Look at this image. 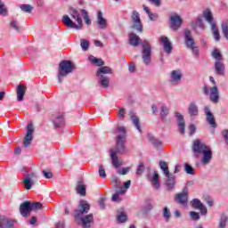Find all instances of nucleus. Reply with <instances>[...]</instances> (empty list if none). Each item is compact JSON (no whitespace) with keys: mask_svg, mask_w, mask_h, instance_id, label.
I'll return each mask as SVG.
<instances>
[{"mask_svg":"<svg viewBox=\"0 0 228 228\" xmlns=\"http://www.w3.org/2000/svg\"><path fill=\"white\" fill-rule=\"evenodd\" d=\"M117 131L120 133L116 136V146L114 150H110V159L112 161V167L114 168H119L121 163L118 161V156L117 154H124L126 152V127L118 126L116 130L113 132L117 134Z\"/></svg>","mask_w":228,"mask_h":228,"instance_id":"f257e3e1","label":"nucleus"},{"mask_svg":"<svg viewBox=\"0 0 228 228\" xmlns=\"http://www.w3.org/2000/svg\"><path fill=\"white\" fill-rule=\"evenodd\" d=\"M69 13L71 17L69 15H64L62 17V22L64 26L67 28H71V29H77V31H79V29H82L83 28V19H81V14L76 8L70 7L69 10ZM76 20L77 24L72 20Z\"/></svg>","mask_w":228,"mask_h":228,"instance_id":"f03ea898","label":"nucleus"},{"mask_svg":"<svg viewBox=\"0 0 228 228\" xmlns=\"http://www.w3.org/2000/svg\"><path fill=\"white\" fill-rule=\"evenodd\" d=\"M76 63L72 61L63 60L60 62L58 72H57V81L58 83H63V79L67 77L73 70H76Z\"/></svg>","mask_w":228,"mask_h":228,"instance_id":"7ed1b4c3","label":"nucleus"},{"mask_svg":"<svg viewBox=\"0 0 228 228\" xmlns=\"http://www.w3.org/2000/svg\"><path fill=\"white\" fill-rule=\"evenodd\" d=\"M106 74H113V69L108 66H102L96 72L98 77V84L102 88H108L110 86V77Z\"/></svg>","mask_w":228,"mask_h":228,"instance_id":"20e7f679","label":"nucleus"},{"mask_svg":"<svg viewBox=\"0 0 228 228\" xmlns=\"http://www.w3.org/2000/svg\"><path fill=\"white\" fill-rule=\"evenodd\" d=\"M184 38L187 49L191 51L193 56H199V46L195 45V40L191 37V31L188 28L184 29Z\"/></svg>","mask_w":228,"mask_h":228,"instance_id":"39448f33","label":"nucleus"},{"mask_svg":"<svg viewBox=\"0 0 228 228\" xmlns=\"http://www.w3.org/2000/svg\"><path fill=\"white\" fill-rule=\"evenodd\" d=\"M131 24V29L137 31V33H143V24L142 23V18H140V12L138 11L132 12Z\"/></svg>","mask_w":228,"mask_h":228,"instance_id":"423d86ee","label":"nucleus"},{"mask_svg":"<svg viewBox=\"0 0 228 228\" xmlns=\"http://www.w3.org/2000/svg\"><path fill=\"white\" fill-rule=\"evenodd\" d=\"M142 59L143 63L146 66L151 65V56L152 54V49L151 48V45L149 44V41L145 40L142 44Z\"/></svg>","mask_w":228,"mask_h":228,"instance_id":"0eeeda50","label":"nucleus"},{"mask_svg":"<svg viewBox=\"0 0 228 228\" xmlns=\"http://www.w3.org/2000/svg\"><path fill=\"white\" fill-rule=\"evenodd\" d=\"M77 224L81 225L83 228H92V224H94V214H88L85 216H80L79 217H75Z\"/></svg>","mask_w":228,"mask_h":228,"instance_id":"6e6552de","label":"nucleus"},{"mask_svg":"<svg viewBox=\"0 0 228 228\" xmlns=\"http://www.w3.org/2000/svg\"><path fill=\"white\" fill-rule=\"evenodd\" d=\"M188 187L184 186L183 191L175 196V202L180 206H187L188 204V195H189Z\"/></svg>","mask_w":228,"mask_h":228,"instance_id":"1a4fd4ad","label":"nucleus"},{"mask_svg":"<svg viewBox=\"0 0 228 228\" xmlns=\"http://www.w3.org/2000/svg\"><path fill=\"white\" fill-rule=\"evenodd\" d=\"M88 211H90V205L88 204V201L82 200L79 201L78 209L75 210L74 217L79 218V216L86 215Z\"/></svg>","mask_w":228,"mask_h":228,"instance_id":"9d476101","label":"nucleus"},{"mask_svg":"<svg viewBox=\"0 0 228 228\" xmlns=\"http://www.w3.org/2000/svg\"><path fill=\"white\" fill-rule=\"evenodd\" d=\"M183 79V70L181 69H175L170 72L169 75V83L173 85V86H177L179 83H181Z\"/></svg>","mask_w":228,"mask_h":228,"instance_id":"9b49d317","label":"nucleus"},{"mask_svg":"<svg viewBox=\"0 0 228 228\" xmlns=\"http://www.w3.org/2000/svg\"><path fill=\"white\" fill-rule=\"evenodd\" d=\"M35 133V127L33 126V123H29L27 126V134L24 137L23 147L28 149L31 145V142H33V134Z\"/></svg>","mask_w":228,"mask_h":228,"instance_id":"f8f14e48","label":"nucleus"},{"mask_svg":"<svg viewBox=\"0 0 228 228\" xmlns=\"http://www.w3.org/2000/svg\"><path fill=\"white\" fill-rule=\"evenodd\" d=\"M209 146H208L206 143L202 142L200 139H197L193 142L192 144V152L199 156V154H201L206 151Z\"/></svg>","mask_w":228,"mask_h":228,"instance_id":"ddd939ff","label":"nucleus"},{"mask_svg":"<svg viewBox=\"0 0 228 228\" xmlns=\"http://www.w3.org/2000/svg\"><path fill=\"white\" fill-rule=\"evenodd\" d=\"M169 22L173 31H177L183 26V19L177 14L170 16Z\"/></svg>","mask_w":228,"mask_h":228,"instance_id":"4468645a","label":"nucleus"},{"mask_svg":"<svg viewBox=\"0 0 228 228\" xmlns=\"http://www.w3.org/2000/svg\"><path fill=\"white\" fill-rule=\"evenodd\" d=\"M190 205L191 206V208H193V209H200V215H202L203 216H206L208 215V208L204 206L200 200L193 199L190 202Z\"/></svg>","mask_w":228,"mask_h":228,"instance_id":"2eb2a0df","label":"nucleus"},{"mask_svg":"<svg viewBox=\"0 0 228 228\" xmlns=\"http://www.w3.org/2000/svg\"><path fill=\"white\" fill-rule=\"evenodd\" d=\"M204 113L206 115V120L208 124H209L210 127H213L214 129H216V121L215 119V115L211 113V109L209 108V106L204 107Z\"/></svg>","mask_w":228,"mask_h":228,"instance_id":"dca6fc26","label":"nucleus"},{"mask_svg":"<svg viewBox=\"0 0 228 228\" xmlns=\"http://www.w3.org/2000/svg\"><path fill=\"white\" fill-rule=\"evenodd\" d=\"M31 201H24L20 206V213L24 218H28L31 213Z\"/></svg>","mask_w":228,"mask_h":228,"instance_id":"f3484780","label":"nucleus"},{"mask_svg":"<svg viewBox=\"0 0 228 228\" xmlns=\"http://www.w3.org/2000/svg\"><path fill=\"white\" fill-rule=\"evenodd\" d=\"M187 113L191 118H195V117H199V105H197L196 102H189L187 107Z\"/></svg>","mask_w":228,"mask_h":228,"instance_id":"a211bd4d","label":"nucleus"},{"mask_svg":"<svg viewBox=\"0 0 228 228\" xmlns=\"http://www.w3.org/2000/svg\"><path fill=\"white\" fill-rule=\"evenodd\" d=\"M175 117L176 118L177 126L181 134H184L186 127V123L184 122V116H183V114L179 112H175Z\"/></svg>","mask_w":228,"mask_h":228,"instance_id":"6ab92c4d","label":"nucleus"},{"mask_svg":"<svg viewBox=\"0 0 228 228\" xmlns=\"http://www.w3.org/2000/svg\"><path fill=\"white\" fill-rule=\"evenodd\" d=\"M165 177L167 178L165 183L166 190L172 191V190L175 188V176L174 174L169 173L168 175H165Z\"/></svg>","mask_w":228,"mask_h":228,"instance_id":"aec40b11","label":"nucleus"},{"mask_svg":"<svg viewBox=\"0 0 228 228\" xmlns=\"http://www.w3.org/2000/svg\"><path fill=\"white\" fill-rule=\"evenodd\" d=\"M214 72L216 76H225V64L222 61H216Z\"/></svg>","mask_w":228,"mask_h":228,"instance_id":"412c9836","label":"nucleus"},{"mask_svg":"<svg viewBox=\"0 0 228 228\" xmlns=\"http://www.w3.org/2000/svg\"><path fill=\"white\" fill-rule=\"evenodd\" d=\"M146 178L148 181L151 182V184L155 190H159L161 185L159 183V175L158 174V171H154L152 177H151V174H147Z\"/></svg>","mask_w":228,"mask_h":228,"instance_id":"4be33fe9","label":"nucleus"},{"mask_svg":"<svg viewBox=\"0 0 228 228\" xmlns=\"http://www.w3.org/2000/svg\"><path fill=\"white\" fill-rule=\"evenodd\" d=\"M209 100L211 102H214V104L218 103L220 101V92L218 91V86H214L210 87Z\"/></svg>","mask_w":228,"mask_h":228,"instance_id":"5701e85b","label":"nucleus"},{"mask_svg":"<svg viewBox=\"0 0 228 228\" xmlns=\"http://www.w3.org/2000/svg\"><path fill=\"white\" fill-rule=\"evenodd\" d=\"M201 163L203 165H209L211 163V159H213V151L208 147L206 151H203Z\"/></svg>","mask_w":228,"mask_h":228,"instance_id":"b1692460","label":"nucleus"},{"mask_svg":"<svg viewBox=\"0 0 228 228\" xmlns=\"http://www.w3.org/2000/svg\"><path fill=\"white\" fill-rule=\"evenodd\" d=\"M160 42L163 44L164 51L167 53V54H172V49H174V46L172 45L170 40H168V37L163 36L160 37Z\"/></svg>","mask_w":228,"mask_h":228,"instance_id":"393cba45","label":"nucleus"},{"mask_svg":"<svg viewBox=\"0 0 228 228\" xmlns=\"http://www.w3.org/2000/svg\"><path fill=\"white\" fill-rule=\"evenodd\" d=\"M96 24L100 29H106L108 26V22L106 21V19H104V17L102 16V11H98Z\"/></svg>","mask_w":228,"mask_h":228,"instance_id":"a878e982","label":"nucleus"},{"mask_svg":"<svg viewBox=\"0 0 228 228\" xmlns=\"http://www.w3.org/2000/svg\"><path fill=\"white\" fill-rule=\"evenodd\" d=\"M15 224V220L8 219L6 217L0 218V228H13V224Z\"/></svg>","mask_w":228,"mask_h":228,"instance_id":"bb28decb","label":"nucleus"},{"mask_svg":"<svg viewBox=\"0 0 228 228\" xmlns=\"http://www.w3.org/2000/svg\"><path fill=\"white\" fill-rule=\"evenodd\" d=\"M130 115V120H132L133 125L134 127L139 131V133H142V125H140V118L136 115H134V112L132 110L129 112Z\"/></svg>","mask_w":228,"mask_h":228,"instance_id":"cd10ccee","label":"nucleus"},{"mask_svg":"<svg viewBox=\"0 0 228 228\" xmlns=\"http://www.w3.org/2000/svg\"><path fill=\"white\" fill-rule=\"evenodd\" d=\"M76 191L78 195H81V197H85L86 195V185L83 183V181L79 180L77 183Z\"/></svg>","mask_w":228,"mask_h":228,"instance_id":"c85d7f7f","label":"nucleus"},{"mask_svg":"<svg viewBox=\"0 0 228 228\" xmlns=\"http://www.w3.org/2000/svg\"><path fill=\"white\" fill-rule=\"evenodd\" d=\"M17 101L18 102H22L24 101V95L26 94V86L19 85L17 86Z\"/></svg>","mask_w":228,"mask_h":228,"instance_id":"c756f323","label":"nucleus"},{"mask_svg":"<svg viewBox=\"0 0 228 228\" xmlns=\"http://www.w3.org/2000/svg\"><path fill=\"white\" fill-rule=\"evenodd\" d=\"M148 140L151 142V145L155 147V149H161V145H163V142L159 141V139H156L152 134H148Z\"/></svg>","mask_w":228,"mask_h":228,"instance_id":"7c9ffc66","label":"nucleus"},{"mask_svg":"<svg viewBox=\"0 0 228 228\" xmlns=\"http://www.w3.org/2000/svg\"><path fill=\"white\" fill-rule=\"evenodd\" d=\"M53 124L55 129H58V127H63V125L65 124V118H63L62 115H58L53 120Z\"/></svg>","mask_w":228,"mask_h":228,"instance_id":"2f4dec72","label":"nucleus"},{"mask_svg":"<svg viewBox=\"0 0 228 228\" xmlns=\"http://www.w3.org/2000/svg\"><path fill=\"white\" fill-rule=\"evenodd\" d=\"M129 44L130 45H134V47H138L140 45V37L134 33H130Z\"/></svg>","mask_w":228,"mask_h":228,"instance_id":"473e14b6","label":"nucleus"},{"mask_svg":"<svg viewBox=\"0 0 228 228\" xmlns=\"http://www.w3.org/2000/svg\"><path fill=\"white\" fill-rule=\"evenodd\" d=\"M227 222H228V216L225 213H222L220 215L219 220H218V227L217 228H225L227 227Z\"/></svg>","mask_w":228,"mask_h":228,"instance_id":"72a5a7b5","label":"nucleus"},{"mask_svg":"<svg viewBox=\"0 0 228 228\" xmlns=\"http://www.w3.org/2000/svg\"><path fill=\"white\" fill-rule=\"evenodd\" d=\"M203 17L208 24H211V27L213 24H216L215 21L213 20V12H211V10L207 9L203 12Z\"/></svg>","mask_w":228,"mask_h":228,"instance_id":"f704fd0d","label":"nucleus"},{"mask_svg":"<svg viewBox=\"0 0 228 228\" xmlns=\"http://www.w3.org/2000/svg\"><path fill=\"white\" fill-rule=\"evenodd\" d=\"M124 193H126V190L124 188H119V190H118L116 193L112 195V202H122L120 195H124Z\"/></svg>","mask_w":228,"mask_h":228,"instance_id":"c9c22d12","label":"nucleus"},{"mask_svg":"<svg viewBox=\"0 0 228 228\" xmlns=\"http://www.w3.org/2000/svg\"><path fill=\"white\" fill-rule=\"evenodd\" d=\"M89 61L93 63L94 65H96L97 67H102L104 66V61L102 59L95 58L94 55H90L88 57Z\"/></svg>","mask_w":228,"mask_h":228,"instance_id":"e433bc0d","label":"nucleus"},{"mask_svg":"<svg viewBox=\"0 0 228 228\" xmlns=\"http://www.w3.org/2000/svg\"><path fill=\"white\" fill-rule=\"evenodd\" d=\"M211 29L216 42H220V31L216 28V23H212Z\"/></svg>","mask_w":228,"mask_h":228,"instance_id":"4c0bfd02","label":"nucleus"},{"mask_svg":"<svg viewBox=\"0 0 228 228\" xmlns=\"http://www.w3.org/2000/svg\"><path fill=\"white\" fill-rule=\"evenodd\" d=\"M212 58L216 60V61H222L224 60V55H222V53H220V50L218 48H215L212 52Z\"/></svg>","mask_w":228,"mask_h":228,"instance_id":"58836bf2","label":"nucleus"},{"mask_svg":"<svg viewBox=\"0 0 228 228\" xmlns=\"http://www.w3.org/2000/svg\"><path fill=\"white\" fill-rule=\"evenodd\" d=\"M168 113H169L168 107L163 105L160 108V118L162 121L167 120V117H168Z\"/></svg>","mask_w":228,"mask_h":228,"instance_id":"ea45409f","label":"nucleus"},{"mask_svg":"<svg viewBox=\"0 0 228 228\" xmlns=\"http://www.w3.org/2000/svg\"><path fill=\"white\" fill-rule=\"evenodd\" d=\"M24 188L25 190H31L33 188V184H35V182L33 180H29V177H24L23 179Z\"/></svg>","mask_w":228,"mask_h":228,"instance_id":"a19ab883","label":"nucleus"},{"mask_svg":"<svg viewBox=\"0 0 228 228\" xmlns=\"http://www.w3.org/2000/svg\"><path fill=\"white\" fill-rule=\"evenodd\" d=\"M221 28L222 34L224 35V38L228 40V20L222 22Z\"/></svg>","mask_w":228,"mask_h":228,"instance_id":"79ce46f5","label":"nucleus"},{"mask_svg":"<svg viewBox=\"0 0 228 228\" xmlns=\"http://www.w3.org/2000/svg\"><path fill=\"white\" fill-rule=\"evenodd\" d=\"M159 167L162 170L164 175H168L170 174V170H168V166L167 165V162L164 160L159 161Z\"/></svg>","mask_w":228,"mask_h":228,"instance_id":"37998d69","label":"nucleus"},{"mask_svg":"<svg viewBox=\"0 0 228 228\" xmlns=\"http://www.w3.org/2000/svg\"><path fill=\"white\" fill-rule=\"evenodd\" d=\"M81 13H82V17L85 20V23L87 25V26H90V24H92V20H90V16H88V12L85 9H82L81 10Z\"/></svg>","mask_w":228,"mask_h":228,"instance_id":"c03bdc74","label":"nucleus"},{"mask_svg":"<svg viewBox=\"0 0 228 228\" xmlns=\"http://www.w3.org/2000/svg\"><path fill=\"white\" fill-rule=\"evenodd\" d=\"M164 220H166V222H169L170 218H172V214L170 213V209H168V207H165L163 208V212H162Z\"/></svg>","mask_w":228,"mask_h":228,"instance_id":"a18cd8bd","label":"nucleus"},{"mask_svg":"<svg viewBox=\"0 0 228 228\" xmlns=\"http://www.w3.org/2000/svg\"><path fill=\"white\" fill-rule=\"evenodd\" d=\"M110 183L114 184L113 188H115V190L118 189L119 184H121L120 179L115 175H112Z\"/></svg>","mask_w":228,"mask_h":228,"instance_id":"49530a36","label":"nucleus"},{"mask_svg":"<svg viewBox=\"0 0 228 228\" xmlns=\"http://www.w3.org/2000/svg\"><path fill=\"white\" fill-rule=\"evenodd\" d=\"M11 29H14L17 33L20 32V25L19 24V21L12 20L10 23Z\"/></svg>","mask_w":228,"mask_h":228,"instance_id":"de8ad7c7","label":"nucleus"},{"mask_svg":"<svg viewBox=\"0 0 228 228\" xmlns=\"http://www.w3.org/2000/svg\"><path fill=\"white\" fill-rule=\"evenodd\" d=\"M184 172L189 174V175H195V169L188 163L183 164Z\"/></svg>","mask_w":228,"mask_h":228,"instance_id":"09e8293b","label":"nucleus"},{"mask_svg":"<svg viewBox=\"0 0 228 228\" xmlns=\"http://www.w3.org/2000/svg\"><path fill=\"white\" fill-rule=\"evenodd\" d=\"M0 15H2V17H6V15H8V9H6V6L2 0H0Z\"/></svg>","mask_w":228,"mask_h":228,"instance_id":"8fccbe9b","label":"nucleus"},{"mask_svg":"<svg viewBox=\"0 0 228 228\" xmlns=\"http://www.w3.org/2000/svg\"><path fill=\"white\" fill-rule=\"evenodd\" d=\"M30 209L31 211H38L39 209H42V203L30 201Z\"/></svg>","mask_w":228,"mask_h":228,"instance_id":"3c124183","label":"nucleus"},{"mask_svg":"<svg viewBox=\"0 0 228 228\" xmlns=\"http://www.w3.org/2000/svg\"><path fill=\"white\" fill-rule=\"evenodd\" d=\"M143 172H145V165L143 164V162H141L137 166L135 174L136 175H142Z\"/></svg>","mask_w":228,"mask_h":228,"instance_id":"603ef678","label":"nucleus"},{"mask_svg":"<svg viewBox=\"0 0 228 228\" xmlns=\"http://www.w3.org/2000/svg\"><path fill=\"white\" fill-rule=\"evenodd\" d=\"M80 47L83 51H88V47H90V43L86 39H80Z\"/></svg>","mask_w":228,"mask_h":228,"instance_id":"864d4df0","label":"nucleus"},{"mask_svg":"<svg viewBox=\"0 0 228 228\" xmlns=\"http://www.w3.org/2000/svg\"><path fill=\"white\" fill-rule=\"evenodd\" d=\"M118 222L119 224H124L125 222H127V215H126L125 212H120L118 215Z\"/></svg>","mask_w":228,"mask_h":228,"instance_id":"5fc2aeb1","label":"nucleus"},{"mask_svg":"<svg viewBox=\"0 0 228 228\" xmlns=\"http://www.w3.org/2000/svg\"><path fill=\"white\" fill-rule=\"evenodd\" d=\"M20 10L22 12H25V13H31V12H33V6H31L30 4H21Z\"/></svg>","mask_w":228,"mask_h":228,"instance_id":"6e6d98bb","label":"nucleus"},{"mask_svg":"<svg viewBox=\"0 0 228 228\" xmlns=\"http://www.w3.org/2000/svg\"><path fill=\"white\" fill-rule=\"evenodd\" d=\"M153 208H154V206H152V202L151 200H147L143 208L144 213H149L152 211Z\"/></svg>","mask_w":228,"mask_h":228,"instance_id":"4d7b16f0","label":"nucleus"},{"mask_svg":"<svg viewBox=\"0 0 228 228\" xmlns=\"http://www.w3.org/2000/svg\"><path fill=\"white\" fill-rule=\"evenodd\" d=\"M130 170H131V167H123L121 169H118L117 171V174H118V175H127V174H129Z\"/></svg>","mask_w":228,"mask_h":228,"instance_id":"13d9d810","label":"nucleus"},{"mask_svg":"<svg viewBox=\"0 0 228 228\" xmlns=\"http://www.w3.org/2000/svg\"><path fill=\"white\" fill-rule=\"evenodd\" d=\"M190 216H191V220H193L194 222L200 220V215L199 214V212L191 211Z\"/></svg>","mask_w":228,"mask_h":228,"instance_id":"bf43d9fd","label":"nucleus"},{"mask_svg":"<svg viewBox=\"0 0 228 228\" xmlns=\"http://www.w3.org/2000/svg\"><path fill=\"white\" fill-rule=\"evenodd\" d=\"M25 177H28V179L30 181H33L34 183H35V181H37V179H38V175L35 172L25 175Z\"/></svg>","mask_w":228,"mask_h":228,"instance_id":"052dcab7","label":"nucleus"},{"mask_svg":"<svg viewBox=\"0 0 228 228\" xmlns=\"http://www.w3.org/2000/svg\"><path fill=\"white\" fill-rule=\"evenodd\" d=\"M99 175L100 177H102V179H106V170L104 169V167L102 165H101L99 167Z\"/></svg>","mask_w":228,"mask_h":228,"instance_id":"680f3d73","label":"nucleus"},{"mask_svg":"<svg viewBox=\"0 0 228 228\" xmlns=\"http://www.w3.org/2000/svg\"><path fill=\"white\" fill-rule=\"evenodd\" d=\"M196 131H197V126H195V125L191 124L189 126V134L191 136H193Z\"/></svg>","mask_w":228,"mask_h":228,"instance_id":"e2e57ef3","label":"nucleus"},{"mask_svg":"<svg viewBox=\"0 0 228 228\" xmlns=\"http://www.w3.org/2000/svg\"><path fill=\"white\" fill-rule=\"evenodd\" d=\"M43 175L45 179H53V173L49 170H43Z\"/></svg>","mask_w":228,"mask_h":228,"instance_id":"0e129e2a","label":"nucleus"},{"mask_svg":"<svg viewBox=\"0 0 228 228\" xmlns=\"http://www.w3.org/2000/svg\"><path fill=\"white\" fill-rule=\"evenodd\" d=\"M223 138L228 147V129H225L222 132Z\"/></svg>","mask_w":228,"mask_h":228,"instance_id":"69168bd1","label":"nucleus"},{"mask_svg":"<svg viewBox=\"0 0 228 228\" xmlns=\"http://www.w3.org/2000/svg\"><path fill=\"white\" fill-rule=\"evenodd\" d=\"M119 188H124V190H126V191H127V190H129V188H131V180L125 182L123 183V186H121Z\"/></svg>","mask_w":228,"mask_h":228,"instance_id":"338daca9","label":"nucleus"},{"mask_svg":"<svg viewBox=\"0 0 228 228\" xmlns=\"http://www.w3.org/2000/svg\"><path fill=\"white\" fill-rule=\"evenodd\" d=\"M196 26H198V28H200V29H204V22L202 21L201 18L197 19Z\"/></svg>","mask_w":228,"mask_h":228,"instance_id":"774afa93","label":"nucleus"}]
</instances>
